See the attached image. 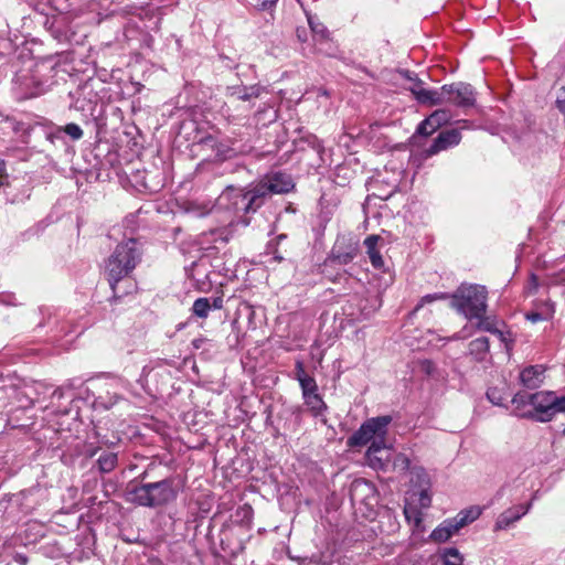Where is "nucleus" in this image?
<instances>
[{"mask_svg": "<svg viewBox=\"0 0 565 565\" xmlns=\"http://www.w3.org/2000/svg\"><path fill=\"white\" fill-rule=\"evenodd\" d=\"M296 34L300 42L307 41V30L305 28H297Z\"/></svg>", "mask_w": 565, "mask_h": 565, "instance_id": "49530a36", "label": "nucleus"}, {"mask_svg": "<svg viewBox=\"0 0 565 565\" xmlns=\"http://www.w3.org/2000/svg\"><path fill=\"white\" fill-rule=\"evenodd\" d=\"M201 143L203 147H209L213 150H215L216 152V156L220 157V158H228L230 157V152L232 151L230 148H227L226 146L217 142V140L209 135L204 138L201 139Z\"/></svg>", "mask_w": 565, "mask_h": 565, "instance_id": "cd10ccee", "label": "nucleus"}, {"mask_svg": "<svg viewBox=\"0 0 565 565\" xmlns=\"http://www.w3.org/2000/svg\"><path fill=\"white\" fill-rule=\"evenodd\" d=\"M221 202L226 201L227 207L235 213L249 214L253 213L252 206L248 204V194L245 188L228 186L220 196Z\"/></svg>", "mask_w": 565, "mask_h": 565, "instance_id": "9d476101", "label": "nucleus"}, {"mask_svg": "<svg viewBox=\"0 0 565 565\" xmlns=\"http://www.w3.org/2000/svg\"><path fill=\"white\" fill-rule=\"evenodd\" d=\"M451 307L469 320L486 315V288L480 285H461L451 295Z\"/></svg>", "mask_w": 565, "mask_h": 565, "instance_id": "20e7f679", "label": "nucleus"}, {"mask_svg": "<svg viewBox=\"0 0 565 565\" xmlns=\"http://www.w3.org/2000/svg\"><path fill=\"white\" fill-rule=\"evenodd\" d=\"M142 244L137 238L119 243L106 263V276L115 298L128 295L135 288L129 275L141 262Z\"/></svg>", "mask_w": 565, "mask_h": 565, "instance_id": "f257e3e1", "label": "nucleus"}, {"mask_svg": "<svg viewBox=\"0 0 565 565\" xmlns=\"http://www.w3.org/2000/svg\"><path fill=\"white\" fill-rule=\"evenodd\" d=\"M393 418L391 415L371 417L366 419L358 430L348 438V446L362 447L370 444L366 458L373 467H384L387 459L377 456L384 449H390L387 439L388 426Z\"/></svg>", "mask_w": 565, "mask_h": 565, "instance_id": "f03ea898", "label": "nucleus"}, {"mask_svg": "<svg viewBox=\"0 0 565 565\" xmlns=\"http://www.w3.org/2000/svg\"><path fill=\"white\" fill-rule=\"evenodd\" d=\"M277 2H278V0H259L258 8L260 10H267V9L276 6Z\"/></svg>", "mask_w": 565, "mask_h": 565, "instance_id": "c03bdc74", "label": "nucleus"}, {"mask_svg": "<svg viewBox=\"0 0 565 565\" xmlns=\"http://www.w3.org/2000/svg\"><path fill=\"white\" fill-rule=\"evenodd\" d=\"M533 411L523 413L522 416L536 422L546 423L554 417V392L541 391L531 394Z\"/></svg>", "mask_w": 565, "mask_h": 565, "instance_id": "6e6552de", "label": "nucleus"}, {"mask_svg": "<svg viewBox=\"0 0 565 565\" xmlns=\"http://www.w3.org/2000/svg\"><path fill=\"white\" fill-rule=\"evenodd\" d=\"M97 468L102 473L114 471L118 465V456L116 452L104 451L96 460Z\"/></svg>", "mask_w": 565, "mask_h": 565, "instance_id": "b1692460", "label": "nucleus"}, {"mask_svg": "<svg viewBox=\"0 0 565 565\" xmlns=\"http://www.w3.org/2000/svg\"><path fill=\"white\" fill-rule=\"evenodd\" d=\"M54 66L46 63L38 64L30 76H23L20 86L24 98L38 97L46 93L54 84Z\"/></svg>", "mask_w": 565, "mask_h": 565, "instance_id": "423d86ee", "label": "nucleus"}, {"mask_svg": "<svg viewBox=\"0 0 565 565\" xmlns=\"http://www.w3.org/2000/svg\"><path fill=\"white\" fill-rule=\"evenodd\" d=\"M487 397L493 405H502V396L498 388L492 387L487 391Z\"/></svg>", "mask_w": 565, "mask_h": 565, "instance_id": "58836bf2", "label": "nucleus"}, {"mask_svg": "<svg viewBox=\"0 0 565 565\" xmlns=\"http://www.w3.org/2000/svg\"><path fill=\"white\" fill-rule=\"evenodd\" d=\"M96 452H97V450H96V449H95V450H92V451L89 452V456H90V457H93V456H95V455H96Z\"/></svg>", "mask_w": 565, "mask_h": 565, "instance_id": "4d7b16f0", "label": "nucleus"}, {"mask_svg": "<svg viewBox=\"0 0 565 565\" xmlns=\"http://www.w3.org/2000/svg\"><path fill=\"white\" fill-rule=\"evenodd\" d=\"M563 435L565 436V427H564V430H563Z\"/></svg>", "mask_w": 565, "mask_h": 565, "instance_id": "052dcab7", "label": "nucleus"}, {"mask_svg": "<svg viewBox=\"0 0 565 565\" xmlns=\"http://www.w3.org/2000/svg\"><path fill=\"white\" fill-rule=\"evenodd\" d=\"M481 514L479 507H471L469 509L460 511L454 519L459 530L469 523L477 520Z\"/></svg>", "mask_w": 565, "mask_h": 565, "instance_id": "a878e982", "label": "nucleus"}, {"mask_svg": "<svg viewBox=\"0 0 565 565\" xmlns=\"http://www.w3.org/2000/svg\"><path fill=\"white\" fill-rule=\"evenodd\" d=\"M440 555L444 565H463V557L456 547H445Z\"/></svg>", "mask_w": 565, "mask_h": 565, "instance_id": "c85d7f7f", "label": "nucleus"}, {"mask_svg": "<svg viewBox=\"0 0 565 565\" xmlns=\"http://www.w3.org/2000/svg\"><path fill=\"white\" fill-rule=\"evenodd\" d=\"M478 320L477 322V328L479 330H482V331H487V332H491V333H494V334H498L499 338L504 341V335H503V332L498 330L495 327H494V323L492 320H490L489 317H486V315L479 317V318H476Z\"/></svg>", "mask_w": 565, "mask_h": 565, "instance_id": "c756f323", "label": "nucleus"}, {"mask_svg": "<svg viewBox=\"0 0 565 565\" xmlns=\"http://www.w3.org/2000/svg\"><path fill=\"white\" fill-rule=\"evenodd\" d=\"M309 374L306 372L305 364L301 360H297L295 363L294 370V379L299 381V379H306Z\"/></svg>", "mask_w": 565, "mask_h": 565, "instance_id": "4c0bfd02", "label": "nucleus"}, {"mask_svg": "<svg viewBox=\"0 0 565 565\" xmlns=\"http://www.w3.org/2000/svg\"><path fill=\"white\" fill-rule=\"evenodd\" d=\"M420 94V99H419V104H423V105H430V106H436V105H441V104H446V93L444 90V85L439 88V89H426Z\"/></svg>", "mask_w": 565, "mask_h": 565, "instance_id": "5701e85b", "label": "nucleus"}, {"mask_svg": "<svg viewBox=\"0 0 565 565\" xmlns=\"http://www.w3.org/2000/svg\"><path fill=\"white\" fill-rule=\"evenodd\" d=\"M202 341H203L202 339H196V340H194V341H193V345H194L195 348H200V343H201Z\"/></svg>", "mask_w": 565, "mask_h": 565, "instance_id": "5fc2aeb1", "label": "nucleus"}, {"mask_svg": "<svg viewBox=\"0 0 565 565\" xmlns=\"http://www.w3.org/2000/svg\"><path fill=\"white\" fill-rule=\"evenodd\" d=\"M308 24L310 26L312 38L316 42H327L330 40V31L316 15L308 14Z\"/></svg>", "mask_w": 565, "mask_h": 565, "instance_id": "412c9836", "label": "nucleus"}, {"mask_svg": "<svg viewBox=\"0 0 565 565\" xmlns=\"http://www.w3.org/2000/svg\"><path fill=\"white\" fill-rule=\"evenodd\" d=\"M446 298H448V295L445 292H435V294L426 295L420 299L418 305L415 307V310H419L425 303H430L435 300L446 299Z\"/></svg>", "mask_w": 565, "mask_h": 565, "instance_id": "e433bc0d", "label": "nucleus"}, {"mask_svg": "<svg viewBox=\"0 0 565 565\" xmlns=\"http://www.w3.org/2000/svg\"><path fill=\"white\" fill-rule=\"evenodd\" d=\"M444 90L446 93V104L467 109L476 105V90L470 84L457 82L452 84H445Z\"/></svg>", "mask_w": 565, "mask_h": 565, "instance_id": "1a4fd4ad", "label": "nucleus"}, {"mask_svg": "<svg viewBox=\"0 0 565 565\" xmlns=\"http://www.w3.org/2000/svg\"><path fill=\"white\" fill-rule=\"evenodd\" d=\"M531 394L526 392H519L516 393L512 398V404L515 405L516 409H520L521 407H524L526 405L531 406Z\"/></svg>", "mask_w": 565, "mask_h": 565, "instance_id": "f704fd0d", "label": "nucleus"}, {"mask_svg": "<svg viewBox=\"0 0 565 565\" xmlns=\"http://www.w3.org/2000/svg\"><path fill=\"white\" fill-rule=\"evenodd\" d=\"M301 7H303V0H296Z\"/></svg>", "mask_w": 565, "mask_h": 565, "instance_id": "bf43d9fd", "label": "nucleus"}, {"mask_svg": "<svg viewBox=\"0 0 565 565\" xmlns=\"http://www.w3.org/2000/svg\"><path fill=\"white\" fill-rule=\"evenodd\" d=\"M138 182L150 192H158L163 186V179L149 171H145Z\"/></svg>", "mask_w": 565, "mask_h": 565, "instance_id": "bb28decb", "label": "nucleus"}, {"mask_svg": "<svg viewBox=\"0 0 565 565\" xmlns=\"http://www.w3.org/2000/svg\"><path fill=\"white\" fill-rule=\"evenodd\" d=\"M262 180L271 195L289 193L295 188V182L291 175L281 171L266 173Z\"/></svg>", "mask_w": 565, "mask_h": 565, "instance_id": "9b49d317", "label": "nucleus"}, {"mask_svg": "<svg viewBox=\"0 0 565 565\" xmlns=\"http://www.w3.org/2000/svg\"><path fill=\"white\" fill-rule=\"evenodd\" d=\"M300 411H301L300 406H297V407L295 408V412H294V413H296V412L300 413Z\"/></svg>", "mask_w": 565, "mask_h": 565, "instance_id": "13d9d810", "label": "nucleus"}, {"mask_svg": "<svg viewBox=\"0 0 565 565\" xmlns=\"http://www.w3.org/2000/svg\"><path fill=\"white\" fill-rule=\"evenodd\" d=\"M461 140V132L459 129L452 128L443 130L434 139L429 148L426 149L427 156L437 154L440 151L447 150L448 148L459 145Z\"/></svg>", "mask_w": 565, "mask_h": 565, "instance_id": "f8f14e48", "label": "nucleus"}, {"mask_svg": "<svg viewBox=\"0 0 565 565\" xmlns=\"http://www.w3.org/2000/svg\"><path fill=\"white\" fill-rule=\"evenodd\" d=\"M489 339L480 337L469 343V352L477 361H483L489 352Z\"/></svg>", "mask_w": 565, "mask_h": 565, "instance_id": "393cba45", "label": "nucleus"}, {"mask_svg": "<svg viewBox=\"0 0 565 565\" xmlns=\"http://www.w3.org/2000/svg\"><path fill=\"white\" fill-rule=\"evenodd\" d=\"M228 89L231 96L236 97L237 99L243 102L250 100L252 98H257L265 90V88L258 84L250 86H233Z\"/></svg>", "mask_w": 565, "mask_h": 565, "instance_id": "a211bd4d", "label": "nucleus"}, {"mask_svg": "<svg viewBox=\"0 0 565 565\" xmlns=\"http://www.w3.org/2000/svg\"><path fill=\"white\" fill-rule=\"evenodd\" d=\"M402 74L411 82V84L414 82V76L416 75L415 73L411 71H404Z\"/></svg>", "mask_w": 565, "mask_h": 565, "instance_id": "09e8293b", "label": "nucleus"}, {"mask_svg": "<svg viewBox=\"0 0 565 565\" xmlns=\"http://www.w3.org/2000/svg\"><path fill=\"white\" fill-rule=\"evenodd\" d=\"M449 119L450 114L448 110L437 109L417 126L416 134L423 137H428L444 124L448 122Z\"/></svg>", "mask_w": 565, "mask_h": 565, "instance_id": "ddd939ff", "label": "nucleus"}, {"mask_svg": "<svg viewBox=\"0 0 565 565\" xmlns=\"http://www.w3.org/2000/svg\"><path fill=\"white\" fill-rule=\"evenodd\" d=\"M425 83L418 78L417 75L414 76V82L407 87V89L414 95L415 99L419 102L422 92L425 90Z\"/></svg>", "mask_w": 565, "mask_h": 565, "instance_id": "c9c22d12", "label": "nucleus"}, {"mask_svg": "<svg viewBox=\"0 0 565 565\" xmlns=\"http://www.w3.org/2000/svg\"><path fill=\"white\" fill-rule=\"evenodd\" d=\"M379 239L380 237L377 235H370L364 239V245L366 247L370 262L376 269H381L384 266L383 257L377 249Z\"/></svg>", "mask_w": 565, "mask_h": 565, "instance_id": "6ab92c4d", "label": "nucleus"}, {"mask_svg": "<svg viewBox=\"0 0 565 565\" xmlns=\"http://www.w3.org/2000/svg\"><path fill=\"white\" fill-rule=\"evenodd\" d=\"M274 259L276 262H281L284 259V256L280 255L277 250L274 252Z\"/></svg>", "mask_w": 565, "mask_h": 565, "instance_id": "603ef678", "label": "nucleus"}, {"mask_svg": "<svg viewBox=\"0 0 565 565\" xmlns=\"http://www.w3.org/2000/svg\"><path fill=\"white\" fill-rule=\"evenodd\" d=\"M556 413H565V395L558 397L554 393V415Z\"/></svg>", "mask_w": 565, "mask_h": 565, "instance_id": "79ce46f5", "label": "nucleus"}, {"mask_svg": "<svg viewBox=\"0 0 565 565\" xmlns=\"http://www.w3.org/2000/svg\"><path fill=\"white\" fill-rule=\"evenodd\" d=\"M298 383L301 388L302 396L309 393H315L319 390L316 379L311 375L306 379H299Z\"/></svg>", "mask_w": 565, "mask_h": 565, "instance_id": "473e14b6", "label": "nucleus"}, {"mask_svg": "<svg viewBox=\"0 0 565 565\" xmlns=\"http://www.w3.org/2000/svg\"><path fill=\"white\" fill-rule=\"evenodd\" d=\"M544 372L545 369L542 365L527 366L521 371L520 382L529 390L537 388L544 381Z\"/></svg>", "mask_w": 565, "mask_h": 565, "instance_id": "dca6fc26", "label": "nucleus"}, {"mask_svg": "<svg viewBox=\"0 0 565 565\" xmlns=\"http://www.w3.org/2000/svg\"><path fill=\"white\" fill-rule=\"evenodd\" d=\"M287 236L285 234H280L277 236V241L280 242V241H284Z\"/></svg>", "mask_w": 565, "mask_h": 565, "instance_id": "6e6d98bb", "label": "nucleus"}, {"mask_svg": "<svg viewBox=\"0 0 565 565\" xmlns=\"http://www.w3.org/2000/svg\"><path fill=\"white\" fill-rule=\"evenodd\" d=\"M74 386V383H73V380L68 381L67 384H65L64 386H61V387H57L53 391L52 393V397L53 398H57V399H61L63 396H64V390L66 387H73Z\"/></svg>", "mask_w": 565, "mask_h": 565, "instance_id": "37998d69", "label": "nucleus"}, {"mask_svg": "<svg viewBox=\"0 0 565 565\" xmlns=\"http://www.w3.org/2000/svg\"><path fill=\"white\" fill-rule=\"evenodd\" d=\"M420 500H422V504H423V505H426L425 501H427V502H429V501H430V499L426 495V492H425V491H423V492H422V498H420Z\"/></svg>", "mask_w": 565, "mask_h": 565, "instance_id": "3c124183", "label": "nucleus"}, {"mask_svg": "<svg viewBox=\"0 0 565 565\" xmlns=\"http://www.w3.org/2000/svg\"><path fill=\"white\" fill-rule=\"evenodd\" d=\"M458 531L459 527L454 519H447L431 532L430 539L439 543L446 542Z\"/></svg>", "mask_w": 565, "mask_h": 565, "instance_id": "f3484780", "label": "nucleus"}, {"mask_svg": "<svg viewBox=\"0 0 565 565\" xmlns=\"http://www.w3.org/2000/svg\"><path fill=\"white\" fill-rule=\"evenodd\" d=\"M394 465L404 470H407V469H409L411 460L408 459V457L406 455L398 454L394 460Z\"/></svg>", "mask_w": 565, "mask_h": 565, "instance_id": "a19ab883", "label": "nucleus"}, {"mask_svg": "<svg viewBox=\"0 0 565 565\" xmlns=\"http://www.w3.org/2000/svg\"><path fill=\"white\" fill-rule=\"evenodd\" d=\"M13 561L20 565H26L28 564V556L22 553H15L13 555Z\"/></svg>", "mask_w": 565, "mask_h": 565, "instance_id": "a18cd8bd", "label": "nucleus"}, {"mask_svg": "<svg viewBox=\"0 0 565 565\" xmlns=\"http://www.w3.org/2000/svg\"><path fill=\"white\" fill-rule=\"evenodd\" d=\"M178 494L179 489L175 478L169 477L156 482L130 483L127 487L125 499L127 502L139 507L156 509L174 502Z\"/></svg>", "mask_w": 565, "mask_h": 565, "instance_id": "7ed1b4c3", "label": "nucleus"}, {"mask_svg": "<svg viewBox=\"0 0 565 565\" xmlns=\"http://www.w3.org/2000/svg\"><path fill=\"white\" fill-rule=\"evenodd\" d=\"M21 404L19 405V408L12 411L8 416V425H10L12 428H28L30 426L34 425V422L32 417L28 416L24 420L22 419V416L20 414L25 413V409L30 406L26 403L22 402V399H19Z\"/></svg>", "mask_w": 565, "mask_h": 565, "instance_id": "aec40b11", "label": "nucleus"}, {"mask_svg": "<svg viewBox=\"0 0 565 565\" xmlns=\"http://www.w3.org/2000/svg\"><path fill=\"white\" fill-rule=\"evenodd\" d=\"M58 130L70 136L72 140H79L84 135L82 128L74 122L67 124L64 127H61Z\"/></svg>", "mask_w": 565, "mask_h": 565, "instance_id": "72a5a7b5", "label": "nucleus"}, {"mask_svg": "<svg viewBox=\"0 0 565 565\" xmlns=\"http://www.w3.org/2000/svg\"><path fill=\"white\" fill-rule=\"evenodd\" d=\"M302 399L315 417L321 416L328 408L318 391L303 395Z\"/></svg>", "mask_w": 565, "mask_h": 565, "instance_id": "4be33fe9", "label": "nucleus"}, {"mask_svg": "<svg viewBox=\"0 0 565 565\" xmlns=\"http://www.w3.org/2000/svg\"><path fill=\"white\" fill-rule=\"evenodd\" d=\"M531 280H532V284H533V287L536 289L539 284H537V277L535 275H532L531 276Z\"/></svg>", "mask_w": 565, "mask_h": 565, "instance_id": "864d4df0", "label": "nucleus"}, {"mask_svg": "<svg viewBox=\"0 0 565 565\" xmlns=\"http://www.w3.org/2000/svg\"><path fill=\"white\" fill-rule=\"evenodd\" d=\"M211 303L207 298H198L192 307L193 313L199 318H206L211 309Z\"/></svg>", "mask_w": 565, "mask_h": 565, "instance_id": "7c9ffc66", "label": "nucleus"}, {"mask_svg": "<svg viewBox=\"0 0 565 565\" xmlns=\"http://www.w3.org/2000/svg\"><path fill=\"white\" fill-rule=\"evenodd\" d=\"M359 245L345 236H339L321 266V273L329 280L335 282L341 276L340 274L333 275V269L340 265H347L351 263L358 255Z\"/></svg>", "mask_w": 565, "mask_h": 565, "instance_id": "39448f33", "label": "nucleus"}, {"mask_svg": "<svg viewBox=\"0 0 565 565\" xmlns=\"http://www.w3.org/2000/svg\"><path fill=\"white\" fill-rule=\"evenodd\" d=\"M245 189L253 213L257 212L273 196L262 179L248 184Z\"/></svg>", "mask_w": 565, "mask_h": 565, "instance_id": "4468645a", "label": "nucleus"}, {"mask_svg": "<svg viewBox=\"0 0 565 565\" xmlns=\"http://www.w3.org/2000/svg\"><path fill=\"white\" fill-rule=\"evenodd\" d=\"M531 509V503L523 505L519 504L503 511L497 519L494 524V531L507 530L512 524L518 522Z\"/></svg>", "mask_w": 565, "mask_h": 565, "instance_id": "2eb2a0df", "label": "nucleus"}, {"mask_svg": "<svg viewBox=\"0 0 565 565\" xmlns=\"http://www.w3.org/2000/svg\"><path fill=\"white\" fill-rule=\"evenodd\" d=\"M0 301L6 303V305H12V306L17 305L14 302V296H12V295L0 296Z\"/></svg>", "mask_w": 565, "mask_h": 565, "instance_id": "de8ad7c7", "label": "nucleus"}, {"mask_svg": "<svg viewBox=\"0 0 565 565\" xmlns=\"http://www.w3.org/2000/svg\"><path fill=\"white\" fill-rule=\"evenodd\" d=\"M222 306H223V300H222V298H220V297L214 298V300H213V307H214L215 309H221V308H222Z\"/></svg>", "mask_w": 565, "mask_h": 565, "instance_id": "8fccbe9b", "label": "nucleus"}, {"mask_svg": "<svg viewBox=\"0 0 565 565\" xmlns=\"http://www.w3.org/2000/svg\"><path fill=\"white\" fill-rule=\"evenodd\" d=\"M350 499L353 505L365 508L364 514L372 516L379 503L375 486L365 479H355L350 487Z\"/></svg>", "mask_w": 565, "mask_h": 565, "instance_id": "0eeeda50", "label": "nucleus"}, {"mask_svg": "<svg viewBox=\"0 0 565 565\" xmlns=\"http://www.w3.org/2000/svg\"><path fill=\"white\" fill-rule=\"evenodd\" d=\"M49 390V386L45 383L36 382L34 386L29 387L28 391L23 392L22 394L25 397V403L28 405H33L34 399L31 397V394H44ZM21 393H17V395H20Z\"/></svg>", "mask_w": 565, "mask_h": 565, "instance_id": "2f4dec72", "label": "nucleus"}, {"mask_svg": "<svg viewBox=\"0 0 565 565\" xmlns=\"http://www.w3.org/2000/svg\"><path fill=\"white\" fill-rule=\"evenodd\" d=\"M553 311L548 313H542V312H530L526 315V319L533 323H536L539 321L547 320L552 317Z\"/></svg>", "mask_w": 565, "mask_h": 565, "instance_id": "ea45409f", "label": "nucleus"}]
</instances>
